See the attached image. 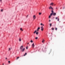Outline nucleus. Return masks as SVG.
Listing matches in <instances>:
<instances>
[{"instance_id":"nucleus-22","label":"nucleus","mask_w":65,"mask_h":65,"mask_svg":"<svg viewBox=\"0 0 65 65\" xmlns=\"http://www.w3.org/2000/svg\"><path fill=\"white\" fill-rule=\"evenodd\" d=\"M50 27H51V26H52V24L51 23L50 24Z\"/></svg>"},{"instance_id":"nucleus-31","label":"nucleus","mask_w":65,"mask_h":65,"mask_svg":"<svg viewBox=\"0 0 65 65\" xmlns=\"http://www.w3.org/2000/svg\"><path fill=\"white\" fill-rule=\"evenodd\" d=\"M1 11H2V12L3 11V9H2V10H1Z\"/></svg>"},{"instance_id":"nucleus-9","label":"nucleus","mask_w":65,"mask_h":65,"mask_svg":"<svg viewBox=\"0 0 65 65\" xmlns=\"http://www.w3.org/2000/svg\"><path fill=\"white\" fill-rule=\"evenodd\" d=\"M40 29V27H39L37 29V31H39V30Z\"/></svg>"},{"instance_id":"nucleus-5","label":"nucleus","mask_w":65,"mask_h":65,"mask_svg":"<svg viewBox=\"0 0 65 65\" xmlns=\"http://www.w3.org/2000/svg\"><path fill=\"white\" fill-rule=\"evenodd\" d=\"M34 20H35L36 19V16L35 15H34L33 17Z\"/></svg>"},{"instance_id":"nucleus-39","label":"nucleus","mask_w":65,"mask_h":65,"mask_svg":"<svg viewBox=\"0 0 65 65\" xmlns=\"http://www.w3.org/2000/svg\"><path fill=\"white\" fill-rule=\"evenodd\" d=\"M56 9H57V8H56Z\"/></svg>"},{"instance_id":"nucleus-16","label":"nucleus","mask_w":65,"mask_h":65,"mask_svg":"<svg viewBox=\"0 0 65 65\" xmlns=\"http://www.w3.org/2000/svg\"><path fill=\"white\" fill-rule=\"evenodd\" d=\"M52 12V13H54V11L53 10L51 11Z\"/></svg>"},{"instance_id":"nucleus-34","label":"nucleus","mask_w":65,"mask_h":65,"mask_svg":"<svg viewBox=\"0 0 65 65\" xmlns=\"http://www.w3.org/2000/svg\"><path fill=\"white\" fill-rule=\"evenodd\" d=\"M43 26H44V24H43Z\"/></svg>"},{"instance_id":"nucleus-10","label":"nucleus","mask_w":65,"mask_h":65,"mask_svg":"<svg viewBox=\"0 0 65 65\" xmlns=\"http://www.w3.org/2000/svg\"><path fill=\"white\" fill-rule=\"evenodd\" d=\"M56 15V13H55L53 14L54 16H55V15Z\"/></svg>"},{"instance_id":"nucleus-41","label":"nucleus","mask_w":65,"mask_h":65,"mask_svg":"<svg viewBox=\"0 0 65 65\" xmlns=\"http://www.w3.org/2000/svg\"><path fill=\"white\" fill-rule=\"evenodd\" d=\"M63 8V9H64V8Z\"/></svg>"},{"instance_id":"nucleus-24","label":"nucleus","mask_w":65,"mask_h":65,"mask_svg":"<svg viewBox=\"0 0 65 65\" xmlns=\"http://www.w3.org/2000/svg\"><path fill=\"white\" fill-rule=\"evenodd\" d=\"M40 25H41V26H42V25H43V24L42 23H41V24Z\"/></svg>"},{"instance_id":"nucleus-26","label":"nucleus","mask_w":65,"mask_h":65,"mask_svg":"<svg viewBox=\"0 0 65 65\" xmlns=\"http://www.w3.org/2000/svg\"><path fill=\"white\" fill-rule=\"evenodd\" d=\"M57 30V28H55V30Z\"/></svg>"},{"instance_id":"nucleus-40","label":"nucleus","mask_w":65,"mask_h":65,"mask_svg":"<svg viewBox=\"0 0 65 65\" xmlns=\"http://www.w3.org/2000/svg\"><path fill=\"white\" fill-rule=\"evenodd\" d=\"M27 17H28V15H27Z\"/></svg>"},{"instance_id":"nucleus-38","label":"nucleus","mask_w":65,"mask_h":65,"mask_svg":"<svg viewBox=\"0 0 65 65\" xmlns=\"http://www.w3.org/2000/svg\"><path fill=\"white\" fill-rule=\"evenodd\" d=\"M3 65H4V63H3Z\"/></svg>"},{"instance_id":"nucleus-25","label":"nucleus","mask_w":65,"mask_h":65,"mask_svg":"<svg viewBox=\"0 0 65 65\" xmlns=\"http://www.w3.org/2000/svg\"><path fill=\"white\" fill-rule=\"evenodd\" d=\"M19 58H20V57H17V60H18V59H19Z\"/></svg>"},{"instance_id":"nucleus-12","label":"nucleus","mask_w":65,"mask_h":65,"mask_svg":"<svg viewBox=\"0 0 65 65\" xmlns=\"http://www.w3.org/2000/svg\"><path fill=\"white\" fill-rule=\"evenodd\" d=\"M51 29L52 30H54V29H55V28H54L52 27V28Z\"/></svg>"},{"instance_id":"nucleus-19","label":"nucleus","mask_w":65,"mask_h":65,"mask_svg":"<svg viewBox=\"0 0 65 65\" xmlns=\"http://www.w3.org/2000/svg\"><path fill=\"white\" fill-rule=\"evenodd\" d=\"M44 42V40H43L42 41V42H43H43Z\"/></svg>"},{"instance_id":"nucleus-6","label":"nucleus","mask_w":65,"mask_h":65,"mask_svg":"<svg viewBox=\"0 0 65 65\" xmlns=\"http://www.w3.org/2000/svg\"><path fill=\"white\" fill-rule=\"evenodd\" d=\"M20 49H21V50H22V49H23V46H21Z\"/></svg>"},{"instance_id":"nucleus-2","label":"nucleus","mask_w":65,"mask_h":65,"mask_svg":"<svg viewBox=\"0 0 65 65\" xmlns=\"http://www.w3.org/2000/svg\"><path fill=\"white\" fill-rule=\"evenodd\" d=\"M31 46L33 48H34V47L35 46V45H34V43L32 44Z\"/></svg>"},{"instance_id":"nucleus-15","label":"nucleus","mask_w":65,"mask_h":65,"mask_svg":"<svg viewBox=\"0 0 65 65\" xmlns=\"http://www.w3.org/2000/svg\"><path fill=\"white\" fill-rule=\"evenodd\" d=\"M30 42H31V43H33V41L32 40H31L30 41Z\"/></svg>"},{"instance_id":"nucleus-28","label":"nucleus","mask_w":65,"mask_h":65,"mask_svg":"<svg viewBox=\"0 0 65 65\" xmlns=\"http://www.w3.org/2000/svg\"><path fill=\"white\" fill-rule=\"evenodd\" d=\"M8 62L9 63H10V61H8Z\"/></svg>"},{"instance_id":"nucleus-32","label":"nucleus","mask_w":65,"mask_h":65,"mask_svg":"<svg viewBox=\"0 0 65 65\" xmlns=\"http://www.w3.org/2000/svg\"><path fill=\"white\" fill-rule=\"evenodd\" d=\"M28 47H26V49H27H27H28Z\"/></svg>"},{"instance_id":"nucleus-1","label":"nucleus","mask_w":65,"mask_h":65,"mask_svg":"<svg viewBox=\"0 0 65 65\" xmlns=\"http://www.w3.org/2000/svg\"><path fill=\"white\" fill-rule=\"evenodd\" d=\"M49 9H52V10H53V8L51 6L49 7Z\"/></svg>"},{"instance_id":"nucleus-7","label":"nucleus","mask_w":65,"mask_h":65,"mask_svg":"<svg viewBox=\"0 0 65 65\" xmlns=\"http://www.w3.org/2000/svg\"><path fill=\"white\" fill-rule=\"evenodd\" d=\"M53 4H54V3H50V5H52V6H53Z\"/></svg>"},{"instance_id":"nucleus-36","label":"nucleus","mask_w":65,"mask_h":65,"mask_svg":"<svg viewBox=\"0 0 65 65\" xmlns=\"http://www.w3.org/2000/svg\"><path fill=\"white\" fill-rule=\"evenodd\" d=\"M29 44V43H27L28 44Z\"/></svg>"},{"instance_id":"nucleus-13","label":"nucleus","mask_w":65,"mask_h":65,"mask_svg":"<svg viewBox=\"0 0 65 65\" xmlns=\"http://www.w3.org/2000/svg\"><path fill=\"white\" fill-rule=\"evenodd\" d=\"M20 30H21V31H23V29H22V28H20Z\"/></svg>"},{"instance_id":"nucleus-4","label":"nucleus","mask_w":65,"mask_h":65,"mask_svg":"<svg viewBox=\"0 0 65 65\" xmlns=\"http://www.w3.org/2000/svg\"><path fill=\"white\" fill-rule=\"evenodd\" d=\"M41 31H42L43 30V26H41Z\"/></svg>"},{"instance_id":"nucleus-20","label":"nucleus","mask_w":65,"mask_h":65,"mask_svg":"<svg viewBox=\"0 0 65 65\" xmlns=\"http://www.w3.org/2000/svg\"><path fill=\"white\" fill-rule=\"evenodd\" d=\"M42 13H39V15H41V14Z\"/></svg>"},{"instance_id":"nucleus-11","label":"nucleus","mask_w":65,"mask_h":65,"mask_svg":"<svg viewBox=\"0 0 65 65\" xmlns=\"http://www.w3.org/2000/svg\"><path fill=\"white\" fill-rule=\"evenodd\" d=\"M39 33V32H36V34L37 35H38V34Z\"/></svg>"},{"instance_id":"nucleus-42","label":"nucleus","mask_w":65,"mask_h":65,"mask_svg":"<svg viewBox=\"0 0 65 65\" xmlns=\"http://www.w3.org/2000/svg\"><path fill=\"white\" fill-rule=\"evenodd\" d=\"M11 49H12L11 48Z\"/></svg>"},{"instance_id":"nucleus-23","label":"nucleus","mask_w":65,"mask_h":65,"mask_svg":"<svg viewBox=\"0 0 65 65\" xmlns=\"http://www.w3.org/2000/svg\"><path fill=\"white\" fill-rule=\"evenodd\" d=\"M35 39H38V37H36Z\"/></svg>"},{"instance_id":"nucleus-29","label":"nucleus","mask_w":65,"mask_h":65,"mask_svg":"<svg viewBox=\"0 0 65 65\" xmlns=\"http://www.w3.org/2000/svg\"><path fill=\"white\" fill-rule=\"evenodd\" d=\"M58 19V17H56V20H57V19Z\"/></svg>"},{"instance_id":"nucleus-30","label":"nucleus","mask_w":65,"mask_h":65,"mask_svg":"<svg viewBox=\"0 0 65 65\" xmlns=\"http://www.w3.org/2000/svg\"><path fill=\"white\" fill-rule=\"evenodd\" d=\"M58 21H59V18H58L57 20Z\"/></svg>"},{"instance_id":"nucleus-14","label":"nucleus","mask_w":65,"mask_h":65,"mask_svg":"<svg viewBox=\"0 0 65 65\" xmlns=\"http://www.w3.org/2000/svg\"><path fill=\"white\" fill-rule=\"evenodd\" d=\"M53 13H51L50 14V15L51 16H52V15H53Z\"/></svg>"},{"instance_id":"nucleus-35","label":"nucleus","mask_w":65,"mask_h":65,"mask_svg":"<svg viewBox=\"0 0 65 65\" xmlns=\"http://www.w3.org/2000/svg\"><path fill=\"white\" fill-rule=\"evenodd\" d=\"M0 1L1 2L2 1V0H0Z\"/></svg>"},{"instance_id":"nucleus-33","label":"nucleus","mask_w":65,"mask_h":65,"mask_svg":"<svg viewBox=\"0 0 65 65\" xmlns=\"http://www.w3.org/2000/svg\"><path fill=\"white\" fill-rule=\"evenodd\" d=\"M49 22H51V20H50L49 21Z\"/></svg>"},{"instance_id":"nucleus-21","label":"nucleus","mask_w":65,"mask_h":65,"mask_svg":"<svg viewBox=\"0 0 65 65\" xmlns=\"http://www.w3.org/2000/svg\"><path fill=\"white\" fill-rule=\"evenodd\" d=\"M51 17V16H50V15L49 17V19H50Z\"/></svg>"},{"instance_id":"nucleus-3","label":"nucleus","mask_w":65,"mask_h":65,"mask_svg":"<svg viewBox=\"0 0 65 65\" xmlns=\"http://www.w3.org/2000/svg\"><path fill=\"white\" fill-rule=\"evenodd\" d=\"M25 50V48H23L21 50V52H24V51Z\"/></svg>"},{"instance_id":"nucleus-18","label":"nucleus","mask_w":65,"mask_h":65,"mask_svg":"<svg viewBox=\"0 0 65 65\" xmlns=\"http://www.w3.org/2000/svg\"><path fill=\"white\" fill-rule=\"evenodd\" d=\"M25 54H24V56H26V55H27V53H25Z\"/></svg>"},{"instance_id":"nucleus-37","label":"nucleus","mask_w":65,"mask_h":65,"mask_svg":"<svg viewBox=\"0 0 65 65\" xmlns=\"http://www.w3.org/2000/svg\"><path fill=\"white\" fill-rule=\"evenodd\" d=\"M7 59V58H6V59Z\"/></svg>"},{"instance_id":"nucleus-27","label":"nucleus","mask_w":65,"mask_h":65,"mask_svg":"<svg viewBox=\"0 0 65 65\" xmlns=\"http://www.w3.org/2000/svg\"><path fill=\"white\" fill-rule=\"evenodd\" d=\"M10 48H9V51L10 50Z\"/></svg>"},{"instance_id":"nucleus-8","label":"nucleus","mask_w":65,"mask_h":65,"mask_svg":"<svg viewBox=\"0 0 65 65\" xmlns=\"http://www.w3.org/2000/svg\"><path fill=\"white\" fill-rule=\"evenodd\" d=\"M19 41H21L22 40L21 39V38H20L19 39Z\"/></svg>"},{"instance_id":"nucleus-17","label":"nucleus","mask_w":65,"mask_h":65,"mask_svg":"<svg viewBox=\"0 0 65 65\" xmlns=\"http://www.w3.org/2000/svg\"><path fill=\"white\" fill-rule=\"evenodd\" d=\"M36 32H37V30H35V31L34 32V34H35V33Z\"/></svg>"}]
</instances>
